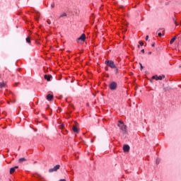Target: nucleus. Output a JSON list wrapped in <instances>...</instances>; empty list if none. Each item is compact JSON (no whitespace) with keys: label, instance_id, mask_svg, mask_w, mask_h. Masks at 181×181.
<instances>
[{"label":"nucleus","instance_id":"obj_17","mask_svg":"<svg viewBox=\"0 0 181 181\" xmlns=\"http://www.w3.org/2000/svg\"><path fill=\"white\" fill-rule=\"evenodd\" d=\"M25 40L27 43H30V37H28Z\"/></svg>","mask_w":181,"mask_h":181},{"label":"nucleus","instance_id":"obj_10","mask_svg":"<svg viewBox=\"0 0 181 181\" xmlns=\"http://www.w3.org/2000/svg\"><path fill=\"white\" fill-rule=\"evenodd\" d=\"M18 166H15L13 168H11L10 169V174L12 175V173H13L15 172L16 169H18Z\"/></svg>","mask_w":181,"mask_h":181},{"label":"nucleus","instance_id":"obj_23","mask_svg":"<svg viewBox=\"0 0 181 181\" xmlns=\"http://www.w3.org/2000/svg\"><path fill=\"white\" fill-rule=\"evenodd\" d=\"M158 35L160 37L162 36V33H158Z\"/></svg>","mask_w":181,"mask_h":181},{"label":"nucleus","instance_id":"obj_4","mask_svg":"<svg viewBox=\"0 0 181 181\" xmlns=\"http://www.w3.org/2000/svg\"><path fill=\"white\" fill-rule=\"evenodd\" d=\"M109 87L110 90H117V87H118V84L116 82L113 81L110 83Z\"/></svg>","mask_w":181,"mask_h":181},{"label":"nucleus","instance_id":"obj_7","mask_svg":"<svg viewBox=\"0 0 181 181\" xmlns=\"http://www.w3.org/2000/svg\"><path fill=\"white\" fill-rule=\"evenodd\" d=\"M124 152H129V146L128 145H124L123 146Z\"/></svg>","mask_w":181,"mask_h":181},{"label":"nucleus","instance_id":"obj_5","mask_svg":"<svg viewBox=\"0 0 181 181\" xmlns=\"http://www.w3.org/2000/svg\"><path fill=\"white\" fill-rule=\"evenodd\" d=\"M59 169H60V165H57L53 168H50L49 170V173H52L53 172H57V170H59Z\"/></svg>","mask_w":181,"mask_h":181},{"label":"nucleus","instance_id":"obj_8","mask_svg":"<svg viewBox=\"0 0 181 181\" xmlns=\"http://www.w3.org/2000/svg\"><path fill=\"white\" fill-rule=\"evenodd\" d=\"M52 75H45L44 78L47 80V81H50V79L52 78Z\"/></svg>","mask_w":181,"mask_h":181},{"label":"nucleus","instance_id":"obj_29","mask_svg":"<svg viewBox=\"0 0 181 181\" xmlns=\"http://www.w3.org/2000/svg\"><path fill=\"white\" fill-rule=\"evenodd\" d=\"M148 54H152V52H148Z\"/></svg>","mask_w":181,"mask_h":181},{"label":"nucleus","instance_id":"obj_34","mask_svg":"<svg viewBox=\"0 0 181 181\" xmlns=\"http://www.w3.org/2000/svg\"><path fill=\"white\" fill-rule=\"evenodd\" d=\"M180 67H181V65L180 66Z\"/></svg>","mask_w":181,"mask_h":181},{"label":"nucleus","instance_id":"obj_20","mask_svg":"<svg viewBox=\"0 0 181 181\" xmlns=\"http://www.w3.org/2000/svg\"><path fill=\"white\" fill-rule=\"evenodd\" d=\"M139 64H140L141 70H142V69H144V66H142V64L139 63Z\"/></svg>","mask_w":181,"mask_h":181},{"label":"nucleus","instance_id":"obj_22","mask_svg":"<svg viewBox=\"0 0 181 181\" xmlns=\"http://www.w3.org/2000/svg\"><path fill=\"white\" fill-rule=\"evenodd\" d=\"M51 8H54V3H52V4H51Z\"/></svg>","mask_w":181,"mask_h":181},{"label":"nucleus","instance_id":"obj_26","mask_svg":"<svg viewBox=\"0 0 181 181\" xmlns=\"http://www.w3.org/2000/svg\"><path fill=\"white\" fill-rule=\"evenodd\" d=\"M158 30H163V32H165V30L163 28H160Z\"/></svg>","mask_w":181,"mask_h":181},{"label":"nucleus","instance_id":"obj_27","mask_svg":"<svg viewBox=\"0 0 181 181\" xmlns=\"http://www.w3.org/2000/svg\"><path fill=\"white\" fill-rule=\"evenodd\" d=\"M152 47H155V43L152 44Z\"/></svg>","mask_w":181,"mask_h":181},{"label":"nucleus","instance_id":"obj_33","mask_svg":"<svg viewBox=\"0 0 181 181\" xmlns=\"http://www.w3.org/2000/svg\"><path fill=\"white\" fill-rule=\"evenodd\" d=\"M138 47H139V45H138Z\"/></svg>","mask_w":181,"mask_h":181},{"label":"nucleus","instance_id":"obj_12","mask_svg":"<svg viewBox=\"0 0 181 181\" xmlns=\"http://www.w3.org/2000/svg\"><path fill=\"white\" fill-rule=\"evenodd\" d=\"M73 131H74V132H78V129H77V127H76V126H74L73 127Z\"/></svg>","mask_w":181,"mask_h":181},{"label":"nucleus","instance_id":"obj_31","mask_svg":"<svg viewBox=\"0 0 181 181\" xmlns=\"http://www.w3.org/2000/svg\"><path fill=\"white\" fill-rule=\"evenodd\" d=\"M15 86H18V83H16Z\"/></svg>","mask_w":181,"mask_h":181},{"label":"nucleus","instance_id":"obj_1","mask_svg":"<svg viewBox=\"0 0 181 181\" xmlns=\"http://www.w3.org/2000/svg\"><path fill=\"white\" fill-rule=\"evenodd\" d=\"M105 64H106V66H108V67H110V69H117V66H115V63H114L113 61L106 60L105 62Z\"/></svg>","mask_w":181,"mask_h":181},{"label":"nucleus","instance_id":"obj_25","mask_svg":"<svg viewBox=\"0 0 181 181\" xmlns=\"http://www.w3.org/2000/svg\"><path fill=\"white\" fill-rule=\"evenodd\" d=\"M141 53H145V49H141Z\"/></svg>","mask_w":181,"mask_h":181},{"label":"nucleus","instance_id":"obj_18","mask_svg":"<svg viewBox=\"0 0 181 181\" xmlns=\"http://www.w3.org/2000/svg\"><path fill=\"white\" fill-rule=\"evenodd\" d=\"M159 162H160V160H159V159H157V160H156V165H159Z\"/></svg>","mask_w":181,"mask_h":181},{"label":"nucleus","instance_id":"obj_24","mask_svg":"<svg viewBox=\"0 0 181 181\" xmlns=\"http://www.w3.org/2000/svg\"><path fill=\"white\" fill-rule=\"evenodd\" d=\"M149 39V36L148 35H146V40H148Z\"/></svg>","mask_w":181,"mask_h":181},{"label":"nucleus","instance_id":"obj_3","mask_svg":"<svg viewBox=\"0 0 181 181\" xmlns=\"http://www.w3.org/2000/svg\"><path fill=\"white\" fill-rule=\"evenodd\" d=\"M77 43H81V42H86V34H82L80 37L76 40Z\"/></svg>","mask_w":181,"mask_h":181},{"label":"nucleus","instance_id":"obj_30","mask_svg":"<svg viewBox=\"0 0 181 181\" xmlns=\"http://www.w3.org/2000/svg\"><path fill=\"white\" fill-rule=\"evenodd\" d=\"M106 71H108V68H105Z\"/></svg>","mask_w":181,"mask_h":181},{"label":"nucleus","instance_id":"obj_32","mask_svg":"<svg viewBox=\"0 0 181 181\" xmlns=\"http://www.w3.org/2000/svg\"><path fill=\"white\" fill-rule=\"evenodd\" d=\"M8 103V104H9V102H7Z\"/></svg>","mask_w":181,"mask_h":181},{"label":"nucleus","instance_id":"obj_19","mask_svg":"<svg viewBox=\"0 0 181 181\" xmlns=\"http://www.w3.org/2000/svg\"><path fill=\"white\" fill-rule=\"evenodd\" d=\"M115 71L116 74H118V69H117V67H116V69H115Z\"/></svg>","mask_w":181,"mask_h":181},{"label":"nucleus","instance_id":"obj_15","mask_svg":"<svg viewBox=\"0 0 181 181\" xmlns=\"http://www.w3.org/2000/svg\"><path fill=\"white\" fill-rule=\"evenodd\" d=\"M5 86H6V83H5V82L0 83V88H4Z\"/></svg>","mask_w":181,"mask_h":181},{"label":"nucleus","instance_id":"obj_21","mask_svg":"<svg viewBox=\"0 0 181 181\" xmlns=\"http://www.w3.org/2000/svg\"><path fill=\"white\" fill-rule=\"evenodd\" d=\"M139 45H140V46H144V42H140Z\"/></svg>","mask_w":181,"mask_h":181},{"label":"nucleus","instance_id":"obj_28","mask_svg":"<svg viewBox=\"0 0 181 181\" xmlns=\"http://www.w3.org/2000/svg\"><path fill=\"white\" fill-rule=\"evenodd\" d=\"M59 181H66L64 179L59 180Z\"/></svg>","mask_w":181,"mask_h":181},{"label":"nucleus","instance_id":"obj_11","mask_svg":"<svg viewBox=\"0 0 181 181\" xmlns=\"http://www.w3.org/2000/svg\"><path fill=\"white\" fill-rule=\"evenodd\" d=\"M176 40V37H173L170 41V44L173 45L174 43V42Z\"/></svg>","mask_w":181,"mask_h":181},{"label":"nucleus","instance_id":"obj_14","mask_svg":"<svg viewBox=\"0 0 181 181\" xmlns=\"http://www.w3.org/2000/svg\"><path fill=\"white\" fill-rule=\"evenodd\" d=\"M66 16H67V14L66 13H62L60 15L59 18H66Z\"/></svg>","mask_w":181,"mask_h":181},{"label":"nucleus","instance_id":"obj_16","mask_svg":"<svg viewBox=\"0 0 181 181\" xmlns=\"http://www.w3.org/2000/svg\"><path fill=\"white\" fill-rule=\"evenodd\" d=\"M37 177H38V179H40L41 180H43V177L39 174H36Z\"/></svg>","mask_w":181,"mask_h":181},{"label":"nucleus","instance_id":"obj_2","mask_svg":"<svg viewBox=\"0 0 181 181\" xmlns=\"http://www.w3.org/2000/svg\"><path fill=\"white\" fill-rule=\"evenodd\" d=\"M119 123L117 126L119 127L121 131L124 133L127 132V125L124 124V122L119 120Z\"/></svg>","mask_w":181,"mask_h":181},{"label":"nucleus","instance_id":"obj_6","mask_svg":"<svg viewBox=\"0 0 181 181\" xmlns=\"http://www.w3.org/2000/svg\"><path fill=\"white\" fill-rule=\"evenodd\" d=\"M152 78H154V80H163V78H165V75H163V76H158L157 75L156 76H153L152 77Z\"/></svg>","mask_w":181,"mask_h":181},{"label":"nucleus","instance_id":"obj_9","mask_svg":"<svg viewBox=\"0 0 181 181\" xmlns=\"http://www.w3.org/2000/svg\"><path fill=\"white\" fill-rule=\"evenodd\" d=\"M47 100H48V101H52V100H53V95L48 94L47 95Z\"/></svg>","mask_w":181,"mask_h":181},{"label":"nucleus","instance_id":"obj_13","mask_svg":"<svg viewBox=\"0 0 181 181\" xmlns=\"http://www.w3.org/2000/svg\"><path fill=\"white\" fill-rule=\"evenodd\" d=\"M20 163H22L23 162H26V158H21L19 159Z\"/></svg>","mask_w":181,"mask_h":181}]
</instances>
